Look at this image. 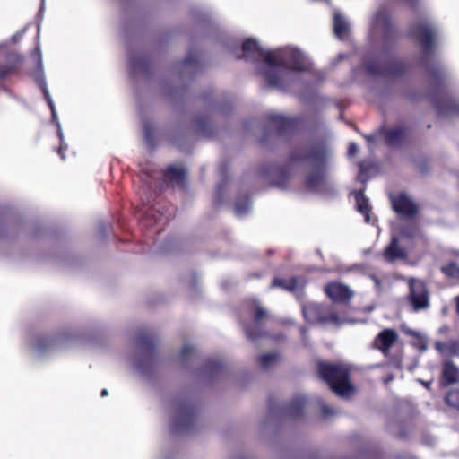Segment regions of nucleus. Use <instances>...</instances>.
Here are the masks:
<instances>
[{
	"mask_svg": "<svg viewBox=\"0 0 459 459\" xmlns=\"http://www.w3.org/2000/svg\"><path fill=\"white\" fill-rule=\"evenodd\" d=\"M241 51L237 57L255 63L267 87L285 90L293 85L301 100L313 101L316 74L311 61L301 50L292 47L266 50L255 39H247Z\"/></svg>",
	"mask_w": 459,
	"mask_h": 459,
	"instance_id": "obj_1",
	"label": "nucleus"
},
{
	"mask_svg": "<svg viewBox=\"0 0 459 459\" xmlns=\"http://www.w3.org/2000/svg\"><path fill=\"white\" fill-rule=\"evenodd\" d=\"M317 372L339 397L353 396L357 388L350 381V368L345 364H330L317 361Z\"/></svg>",
	"mask_w": 459,
	"mask_h": 459,
	"instance_id": "obj_2",
	"label": "nucleus"
},
{
	"mask_svg": "<svg viewBox=\"0 0 459 459\" xmlns=\"http://www.w3.org/2000/svg\"><path fill=\"white\" fill-rule=\"evenodd\" d=\"M196 407L189 397L179 398L171 404L169 427L174 434L191 432L196 424Z\"/></svg>",
	"mask_w": 459,
	"mask_h": 459,
	"instance_id": "obj_3",
	"label": "nucleus"
},
{
	"mask_svg": "<svg viewBox=\"0 0 459 459\" xmlns=\"http://www.w3.org/2000/svg\"><path fill=\"white\" fill-rule=\"evenodd\" d=\"M136 345L137 351L133 359L134 368L141 377L150 378L158 366L154 342L146 333H140Z\"/></svg>",
	"mask_w": 459,
	"mask_h": 459,
	"instance_id": "obj_4",
	"label": "nucleus"
},
{
	"mask_svg": "<svg viewBox=\"0 0 459 459\" xmlns=\"http://www.w3.org/2000/svg\"><path fill=\"white\" fill-rule=\"evenodd\" d=\"M410 34L419 42L422 58L428 62L436 53V42L439 35L438 25L432 19L424 18L411 24Z\"/></svg>",
	"mask_w": 459,
	"mask_h": 459,
	"instance_id": "obj_5",
	"label": "nucleus"
},
{
	"mask_svg": "<svg viewBox=\"0 0 459 459\" xmlns=\"http://www.w3.org/2000/svg\"><path fill=\"white\" fill-rule=\"evenodd\" d=\"M369 36L373 41H380L381 46H393L397 39L390 13L386 7H379L370 21Z\"/></svg>",
	"mask_w": 459,
	"mask_h": 459,
	"instance_id": "obj_6",
	"label": "nucleus"
},
{
	"mask_svg": "<svg viewBox=\"0 0 459 459\" xmlns=\"http://www.w3.org/2000/svg\"><path fill=\"white\" fill-rule=\"evenodd\" d=\"M420 233V228L414 222L409 221L402 225L399 234L393 236L391 243L385 249V260L393 262L406 258V247L411 245L412 239L417 238Z\"/></svg>",
	"mask_w": 459,
	"mask_h": 459,
	"instance_id": "obj_7",
	"label": "nucleus"
},
{
	"mask_svg": "<svg viewBox=\"0 0 459 459\" xmlns=\"http://www.w3.org/2000/svg\"><path fill=\"white\" fill-rule=\"evenodd\" d=\"M291 160L310 169L305 180V187L309 192L316 190V143H299L291 154Z\"/></svg>",
	"mask_w": 459,
	"mask_h": 459,
	"instance_id": "obj_8",
	"label": "nucleus"
},
{
	"mask_svg": "<svg viewBox=\"0 0 459 459\" xmlns=\"http://www.w3.org/2000/svg\"><path fill=\"white\" fill-rule=\"evenodd\" d=\"M32 56L37 59V61H38V68H39V73L36 75L35 79H36V82L39 84V86L41 88V90L43 91L44 98L47 100L49 108L51 109L52 119L56 123L57 133H58V136H59V139H60V147H59V150H58V153H59L61 159L65 160L64 152L67 149V145L64 142V134H63V132H62L61 125H60V123L58 121V118H57V113H56V107H55L54 101H53V100H52V98L50 96V93L48 91L46 80H45V78H44V76L42 74L43 63H42V57H41V52H40V49H39V46L36 47L34 52L32 53Z\"/></svg>",
	"mask_w": 459,
	"mask_h": 459,
	"instance_id": "obj_9",
	"label": "nucleus"
},
{
	"mask_svg": "<svg viewBox=\"0 0 459 459\" xmlns=\"http://www.w3.org/2000/svg\"><path fill=\"white\" fill-rule=\"evenodd\" d=\"M323 133L322 127L317 124V193L320 190L319 180L325 178L334 165V152L333 143L328 139L324 142L319 139Z\"/></svg>",
	"mask_w": 459,
	"mask_h": 459,
	"instance_id": "obj_10",
	"label": "nucleus"
},
{
	"mask_svg": "<svg viewBox=\"0 0 459 459\" xmlns=\"http://www.w3.org/2000/svg\"><path fill=\"white\" fill-rule=\"evenodd\" d=\"M249 309L253 314L254 323L252 325L245 326V332L248 339L255 342L260 337L267 335L264 322L270 318V315L255 299L252 301Z\"/></svg>",
	"mask_w": 459,
	"mask_h": 459,
	"instance_id": "obj_11",
	"label": "nucleus"
},
{
	"mask_svg": "<svg viewBox=\"0 0 459 459\" xmlns=\"http://www.w3.org/2000/svg\"><path fill=\"white\" fill-rule=\"evenodd\" d=\"M66 342L64 335L41 337L38 336L30 344V350L38 358H44L53 354L55 351L63 349Z\"/></svg>",
	"mask_w": 459,
	"mask_h": 459,
	"instance_id": "obj_12",
	"label": "nucleus"
},
{
	"mask_svg": "<svg viewBox=\"0 0 459 459\" xmlns=\"http://www.w3.org/2000/svg\"><path fill=\"white\" fill-rule=\"evenodd\" d=\"M409 300L414 311L425 309L429 307V293L425 283L418 279L409 281Z\"/></svg>",
	"mask_w": 459,
	"mask_h": 459,
	"instance_id": "obj_13",
	"label": "nucleus"
},
{
	"mask_svg": "<svg viewBox=\"0 0 459 459\" xmlns=\"http://www.w3.org/2000/svg\"><path fill=\"white\" fill-rule=\"evenodd\" d=\"M364 67L372 75L397 76L405 71V65L401 61H394L389 65L367 62Z\"/></svg>",
	"mask_w": 459,
	"mask_h": 459,
	"instance_id": "obj_14",
	"label": "nucleus"
},
{
	"mask_svg": "<svg viewBox=\"0 0 459 459\" xmlns=\"http://www.w3.org/2000/svg\"><path fill=\"white\" fill-rule=\"evenodd\" d=\"M385 134V143L390 146H398L402 143L405 136V128L403 126H396L387 131H380L371 136H366L368 143H375L377 141L380 134Z\"/></svg>",
	"mask_w": 459,
	"mask_h": 459,
	"instance_id": "obj_15",
	"label": "nucleus"
},
{
	"mask_svg": "<svg viewBox=\"0 0 459 459\" xmlns=\"http://www.w3.org/2000/svg\"><path fill=\"white\" fill-rule=\"evenodd\" d=\"M393 209L399 214L406 217H411L417 212V206L412 200L405 194H399L393 196L392 199Z\"/></svg>",
	"mask_w": 459,
	"mask_h": 459,
	"instance_id": "obj_16",
	"label": "nucleus"
},
{
	"mask_svg": "<svg viewBox=\"0 0 459 459\" xmlns=\"http://www.w3.org/2000/svg\"><path fill=\"white\" fill-rule=\"evenodd\" d=\"M327 296L335 302L345 303L353 296V291L347 286L333 282L325 287Z\"/></svg>",
	"mask_w": 459,
	"mask_h": 459,
	"instance_id": "obj_17",
	"label": "nucleus"
},
{
	"mask_svg": "<svg viewBox=\"0 0 459 459\" xmlns=\"http://www.w3.org/2000/svg\"><path fill=\"white\" fill-rule=\"evenodd\" d=\"M333 30L335 36L341 40L348 39L351 32V24L348 19L338 10L333 13Z\"/></svg>",
	"mask_w": 459,
	"mask_h": 459,
	"instance_id": "obj_18",
	"label": "nucleus"
},
{
	"mask_svg": "<svg viewBox=\"0 0 459 459\" xmlns=\"http://www.w3.org/2000/svg\"><path fill=\"white\" fill-rule=\"evenodd\" d=\"M397 340V333L393 329H385L379 333L374 341L375 348L386 353Z\"/></svg>",
	"mask_w": 459,
	"mask_h": 459,
	"instance_id": "obj_19",
	"label": "nucleus"
},
{
	"mask_svg": "<svg viewBox=\"0 0 459 459\" xmlns=\"http://www.w3.org/2000/svg\"><path fill=\"white\" fill-rule=\"evenodd\" d=\"M306 281L301 277H291L290 279L275 278L272 284V288H281L288 291L298 292L302 290Z\"/></svg>",
	"mask_w": 459,
	"mask_h": 459,
	"instance_id": "obj_20",
	"label": "nucleus"
},
{
	"mask_svg": "<svg viewBox=\"0 0 459 459\" xmlns=\"http://www.w3.org/2000/svg\"><path fill=\"white\" fill-rule=\"evenodd\" d=\"M130 74L146 75L150 69L149 60L143 55H130L128 57Z\"/></svg>",
	"mask_w": 459,
	"mask_h": 459,
	"instance_id": "obj_21",
	"label": "nucleus"
},
{
	"mask_svg": "<svg viewBox=\"0 0 459 459\" xmlns=\"http://www.w3.org/2000/svg\"><path fill=\"white\" fill-rule=\"evenodd\" d=\"M271 126L276 130L278 135H284L293 129V123L289 118L276 113L268 115Z\"/></svg>",
	"mask_w": 459,
	"mask_h": 459,
	"instance_id": "obj_22",
	"label": "nucleus"
},
{
	"mask_svg": "<svg viewBox=\"0 0 459 459\" xmlns=\"http://www.w3.org/2000/svg\"><path fill=\"white\" fill-rule=\"evenodd\" d=\"M199 68V62L197 58V55L194 52H190L185 60L177 65V69L178 72V75L180 77H185L187 75H192L197 72Z\"/></svg>",
	"mask_w": 459,
	"mask_h": 459,
	"instance_id": "obj_23",
	"label": "nucleus"
},
{
	"mask_svg": "<svg viewBox=\"0 0 459 459\" xmlns=\"http://www.w3.org/2000/svg\"><path fill=\"white\" fill-rule=\"evenodd\" d=\"M223 364L218 359H209L205 361L204 368L198 373L199 377L204 380H212L222 370Z\"/></svg>",
	"mask_w": 459,
	"mask_h": 459,
	"instance_id": "obj_24",
	"label": "nucleus"
},
{
	"mask_svg": "<svg viewBox=\"0 0 459 459\" xmlns=\"http://www.w3.org/2000/svg\"><path fill=\"white\" fill-rule=\"evenodd\" d=\"M197 357L196 348L188 342H186L179 352L178 359L183 367H190Z\"/></svg>",
	"mask_w": 459,
	"mask_h": 459,
	"instance_id": "obj_25",
	"label": "nucleus"
},
{
	"mask_svg": "<svg viewBox=\"0 0 459 459\" xmlns=\"http://www.w3.org/2000/svg\"><path fill=\"white\" fill-rule=\"evenodd\" d=\"M354 198L356 202V210L360 212L365 219L366 222H369L370 221V206L368 199L364 195L363 192L358 191L354 192Z\"/></svg>",
	"mask_w": 459,
	"mask_h": 459,
	"instance_id": "obj_26",
	"label": "nucleus"
},
{
	"mask_svg": "<svg viewBox=\"0 0 459 459\" xmlns=\"http://www.w3.org/2000/svg\"><path fill=\"white\" fill-rule=\"evenodd\" d=\"M443 381L447 384H455L459 381V368L451 361H446L442 369Z\"/></svg>",
	"mask_w": 459,
	"mask_h": 459,
	"instance_id": "obj_27",
	"label": "nucleus"
},
{
	"mask_svg": "<svg viewBox=\"0 0 459 459\" xmlns=\"http://www.w3.org/2000/svg\"><path fill=\"white\" fill-rule=\"evenodd\" d=\"M435 348L445 356L459 355V340H450L447 342H437Z\"/></svg>",
	"mask_w": 459,
	"mask_h": 459,
	"instance_id": "obj_28",
	"label": "nucleus"
},
{
	"mask_svg": "<svg viewBox=\"0 0 459 459\" xmlns=\"http://www.w3.org/2000/svg\"><path fill=\"white\" fill-rule=\"evenodd\" d=\"M251 211V203L247 196H238L234 204L236 216L241 218L247 215Z\"/></svg>",
	"mask_w": 459,
	"mask_h": 459,
	"instance_id": "obj_29",
	"label": "nucleus"
},
{
	"mask_svg": "<svg viewBox=\"0 0 459 459\" xmlns=\"http://www.w3.org/2000/svg\"><path fill=\"white\" fill-rule=\"evenodd\" d=\"M8 64L0 65V79H4L16 68V64L22 61V56L16 53H11L7 56Z\"/></svg>",
	"mask_w": 459,
	"mask_h": 459,
	"instance_id": "obj_30",
	"label": "nucleus"
},
{
	"mask_svg": "<svg viewBox=\"0 0 459 459\" xmlns=\"http://www.w3.org/2000/svg\"><path fill=\"white\" fill-rule=\"evenodd\" d=\"M305 404L306 398L304 396L295 397L288 406V414L293 418H299L302 414Z\"/></svg>",
	"mask_w": 459,
	"mask_h": 459,
	"instance_id": "obj_31",
	"label": "nucleus"
},
{
	"mask_svg": "<svg viewBox=\"0 0 459 459\" xmlns=\"http://www.w3.org/2000/svg\"><path fill=\"white\" fill-rule=\"evenodd\" d=\"M279 360V354L276 352L264 353L260 356L259 364L264 370H270Z\"/></svg>",
	"mask_w": 459,
	"mask_h": 459,
	"instance_id": "obj_32",
	"label": "nucleus"
},
{
	"mask_svg": "<svg viewBox=\"0 0 459 459\" xmlns=\"http://www.w3.org/2000/svg\"><path fill=\"white\" fill-rule=\"evenodd\" d=\"M185 172L186 170L182 167L169 166L165 172V176L172 181L181 182L184 178Z\"/></svg>",
	"mask_w": 459,
	"mask_h": 459,
	"instance_id": "obj_33",
	"label": "nucleus"
},
{
	"mask_svg": "<svg viewBox=\"0 0 459 459\" xmlns=\"http://www.w3.org/2000/svg\"><path fill=\"white\" fill-rule=\"evenodd\" d=\"M143 134H144V138H145V141H146L147 144L150 147H153L154 144H155V142H154V134H155L154 126L152 125V123H151L149 121H143Z\"/></svg>",
	"mask_w": 459,
	"mask_h": 459,
	"instance_id": "obj_34",
	"label": "nucleus"
},
{
	"mask_svg": "<svg viewBox=\"0 0 459 459\" xmlns=\"http://www.w3.org/2000/svg\"><path fill=\"white\" fill-rule=\"evenodd\" d=\"M437 109L439 113L443 114H458L459 115V103L455 101H448L446 105L437 104Z\"/></svg>",
	"mask_w": 459,
	"mask_h": 459,
	"instance_id": "obj_35",
	"label": "nucleus"
},
{
	"mask_svg": "<svg viewBox=\"0 0 459 459\" xmlns=\"http://www.w3.org/2000/svg\"><path fill=\"white\" fill-rule=\"evenodd\" d=\"M442 272L448 277L459 281V266L451 263L442 267Z\"/></svg>",
	"mask_w": 459,
	"mask_h": 459,
	"instance_id": "obj_36",
	"label": "nucleus"
},
{
	"mask_svg": "<svg viewBox=\"0 0 459 459\" xmlns=\"http://www.w3.org/2000/svg\"><path fill=\"white\" fill-rule=\"evenodd\" d=\"M333 324L340 325L344 323V320L341 319L335 313H331L329 316H317V324Z\"/></svg>",
	"mask_w": 459,
	"mask_h": 459,
	"instance_id": "obj_37",
	"label": "nucleus"
},
{
	"mask_svg": "<svg viewBox=\"0 0 459 459\" xmlns=\"http://www.w3.org/2000/svg\"><path fill=\"white\" fill-rule=\"evenodd\" d=\"M303 316L307 323H314L316 319V307L313 304L302 306Z\"/></svg>",
	"mask_w": 459,
	"mask_h": 459,
	"instance_id": "obj_38",
	"label": "nucleus"
},
{
	"mask_svg": "<svg viewBox=\"0 0 459 459\" xmlns=\"http://www.w3.org/2000/svg\"><path fill=\"white\" fill-rule=\"evenodd\" d=\"M446 402L449 406L459 409V389L450 391L446 396Z\"/></svg>",
	"mask_w": 459,
	"mask_h": 459,
	"instance_id": "obj_39",
	"label": "nucleus"
},
{
	"mask_svg": "<svg viewBox=\"0 0 459 459\" xmlns=\"http://www.w3.org/2000/svg\"><path fill=\"white\" fill-rule=\"evenodd\" d=\"M338 411L333 407H330L325 404L320 405V414L321 417L325 420L331 419L332 417L337 415Z\"/></svg>",
	"mask_w": 459,
	"mask_h": 459,
	"instance_id": "obj_40",
	"label": "nucleus"
},
{
	"mask_svg": "<svg viewBox=\"0 0 459 459\" xmlns=\"http://www.w3.org/2000/svg\"><path fill=\"white\" fill-rule=\"evenodd\" d=\"M197 130L204 136H210L212 133V127L206 120L197 122Z\"/></svg>",
	"mask_w": 459,
	"mask_h": 459,
	"instance_id": "obj_41",
	"label": "nucleus"
},
{
	"mask_svg": "<svg viewBox=\"0 0 459 459\" xmlns=\"http://www.w3.org/2000/svg\"><path fill=\"white\" fill-rule=\"evenodd\" d=\"M307 331L308 330L306 326L301 327V329H300L301 338H302L303 344L305 346H311V342H308L307 339Z\"/></svg>",
	"mask_w": 459,
	"mask_h": 459,
	"instance_id": "obj_42",
	"label": "nucleus"
},
{
	"mask_svg": "<svg viewBox=\"0 0 459 459\" xmlns=\"http://www.w3.org/2000/svg\"><path fill=\"white\" fill-rule=\"evenodd\" d=\"M273 169L279 173V175L281 176V179L282 181H284L287 178V172L283 168L273 167Z\"/></svg>",
	"mask_w": 459,
	"mask_h": 459,
	"instance_id": "obj_43",
	"label": "nucleus"
},
{
	"mask_svg": "<svg viewBox=\"0 0 459 459\" xmlns=\"http://www.w3.org/2000/svg\"><path fill=\"white\" fill-rule=\"evenodd\" d=\"M358 151H359V147L356 143H350L349 150H348V154L350 156L355 155L358 152Z\"/></svg>",
	"mask_w": 459,
	"mask_h": 459,
	"instance_id": "obj_44",
	"label": "nucleus"
},
{
	"mask_svg": "<svg viewBox=\"0 0 459 459\" xmlns=\"http://www.w3.org/2000/svg\"><path fill=\"white\" fill-rule=\"evenodd\" d=\"M371 279L374 281L376 289L377 290H381V281L377 276H375V275H372Z\"/></svg>",
	"mask_w": 459,
	"mask_h": 459,
	"instance_id": "obj_45",
	"label": "nucleus"
},
{
	"mask_svg": "<svg viewBox=\"0 0 459 459\" xmlns=\"http://www.w3.org/2000/svg\"><path fill=\"white\" fill-rule=\"evenodd\" d=\"M23 33H24V30L22 31H21V32H18V33L13 35L12 38H11L12 41L15 42L18 38L21 39L22 37Z\"/></svg>",
	"mask_w": 459,
	"mask_h": 459,
	"instance_id": "obj_46",
	"label": "nucleus"
},
{
	"mask_svg": "<svg viewBox=\"0 0 459 459\" xmlns=\"http://www.w3.org/2000/svg\"><path fill=\"white\" fill-rule=\"evenodd\" d=\"M448 332H449V326H448V325H445L441 326V327L438 329V333H443V334H445V333H447Z\"/></svg>",
	"mask_w": 459,
	"mask_h": 459,
	"instance_id": "obj_47",
	"label": "nucleus"
},
{
	"mask_svg": "<svg viewBox=\"0 0 459 459\" xmlns=\"http://www.w3.org/2000/svg\"><path fill=\"white\" fill-rule=\"evenodd\" d=\"M227 165L225 163H221L219 167L220 173L224 175L226 173Z\"/></svg>",
	"mask_w": 459,
	"mask_h": 459,
	"instance_id": "obj_48",
	"label": "nucleus"
},
{
	"mask_svg": "<svg viewBox=\"0 0 459 459\" xmlns=\"http://www.w3.org/2000/svg\"><path fill=\"white\" fill-rule=\"evenodd\" d=\"M222 191V185L219 184L216 189L217 202H219V198L221 195V192Z\"/></svg>",
	"mask_w": 459,
	"mask_h": 459,
	"instance_id": "obj_49",
	"label": "nucleus"
},
{
	"mask_svg": "<svg viewBox=\"0 0 459 459\" xmlns=\"http://www.w3.org/2000/svg\"><path fill=\"white\" fill-rule=\"evenodd\" d=\"M404 333H407L408 335H411V336H417L418 335V333L415 331H413V330H409V329L408 330H404Z\"/></svg>",
	"mask_w": 459,
	"mask_h": 459,
	"instance_id": "obj_50",
	"label": "nucleus"
},
{
	"mask_svg": "<svg viewBox=\"0 0 459 459\" xmlns=\"http://www.w3.org/2000/svg\"><path fill=\"white\" fill-rule=\"evenodd\" d=\"M455 308L457 314H459V295L455 298Z\"/></svg>",
	"mask_w": 459,
	"mask_h": 459,
	"instance_id": "obj_51",
	"label": "nucleus"
},
{
	"mask_svg": "<svg viewBox=\"0 0 459 459\" xmlns=\"http://www.w3.org/2000/svg\"><path fill=\"white\" fill-rule=\"evenodd\" d=\"M108 390H107V389H103V390L101 391V396H102V397L107 396V395H108Z\"/></svg>",
	"mask_w": 459,
	"mask_h": 459,
	"instance_id": "obj_52",
	"label": "nucleus"
},
{
	"mask_svg": "<svg viewBox=\"0 0 459 459\" xmlns=\"http://www.w3.org/2000/svg\"><path fill=\"white\" fill-rule=\"evenodd\" d=\"M44 3H45V0H41V8H40L39 13H40L42 12V10H43Z\"/></svg>",
	"mask_w": 459,
	"mask_h": 459,
	"instance_id": "obj_53",
	"label": "nucleus"
},
{
	"mask_svg": "<svg viewBox=\"0 0 459 459\" xmlns=\"http://www.w3.org/2000/svg\"><path fill=\"white\" fill-rule=\"evenodd\" d=\"M345 57H346V56H345V55H343V54L339 55V58H340V59H342V58H345Z\"/></svg>",
	"mask_w": 459,
	"mask_h": 459,
	"instance_id": "obj_54",
	"label": "nucleus"
}]
</instances>
